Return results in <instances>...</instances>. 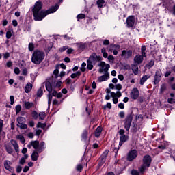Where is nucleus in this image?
I'll return each mask as SVG.
<instances>
[{
    "label": "nucleus",
    "mask_w": 175,
    "mask_h": 175,
    "mask_svg": "<svg viewBox=\"0 0 175 175\" xmlns=\"http://www.w3.org/2000/svg\"><path fill=\"white\" fill-rule=\"evenodd\" d=\"M42 6L43 5L40 1H37L35 3L33 8V16L35 21H42V20H43L46 16H48V14H51V13H55V12L58 10V8H59V5L56 4L55 5L52 6L48 10L43 11L42 10Z\"/></svg>",
    "instance_id": "nucleus-1"
},
{
    "label": "nucleus",
    "mask_w": 175,
    "mask_h": 175,
    "mask_svg": "<svg viewBox=\"0 0 175 175\" xmlns=\"http://www.w3.org/2000/svg\"><path fill=\"white\" fill-rule=\"evenodd\" d=\"M44 52L36 50L32 54L31 62L36 65H39L44 59Z\"/></svg>",
    "instance_id": "nucleus-2"
},
{
    "label": "nucleus",
    "mask_w": 175,
    "mask_h": 175,
    "mask_svg": "<svg viewBox=\"0 0 175 175\" xmlns=\"http://www.w3.org/2000/svg\"><path fill=\"white\" fill-rule=\"evenodd\" d=\"M44 142H40L39 144V141H31L27 145V147L31 149V147L34 148L35 150H37L38 152H42L44 150Z\"/></svg>",
    "instance_id": "nucleus-3"
},
{
    "label": "nucleus",
    "mask_w": 175,
    "mask_h": 175,
    "mask_svg": "<svg viewBox=\"0 0 175 175\" xmlns=\"http://www.w3.org/2000/svg\"><path fill=\"white\" fill-rule=\"evenodd\" d=\"M151 157L150 155H146L143 159V164L139 168L140 173H144L146 167H148L151 165Z\"/></svg>",
    "instance_id": "nucleus-4"
},
{
    "label": "nucleus",
    "mask_w": 175,
    "mask_h": 175,
    "mask_svg": "<svg viewBox=\"0 0 175 175\" xmlns=\"http://www.w3.org/2000/svg\"><path fill=\"white\" fill-rule=\"evenodd\" d=\"M107 94H111V97L113 98L112 100L114 103V105H117V103H118V98H121L122 96V94L120 93V92H117L116 93L114 92H110V89L107 88L105 90Z\"/></svg>",
    "instance_id": "nucleus-5"
},
{
    "label": "nucleus",
    "mask_w": 175,
    "mask_h": 175,
    "mask_svg": "<svg viewBox=\"0 0 175 175\" xmlns=\"http://www.w3.org/2000/svg\"><path fill=\"white\" fill-rule=\"evenodd\" d=\"M98 66L100 68L98 70L99 73H109V69L110 68V64H105V62H101Z\"/></svg>",
    "instance_id": "nucleus-6"
},
{
    "label": "nucleus",
    "mask_w": 175,
    "mask_h": 175,
    "mask_svg": "<svg viewBox=\"0 0 175 175\" xmlns=\"http://www.w3.org/2000/svg\"><path fill=\"white\" fill-rule=\"evenodd\" d=\"M133 120V117H132L131 114L127 115L124 120V129L126 131H129V129H131V125L132 124Z\"/></svg>",
    "instance_id": "nucleus-7"
},
{
    "label": "nucleus",
    "mask_w": 175,
    "mask_h": 175,
    "mask_svg": "<svg viewBox=\"0 0 175 175\" xmlns=\"http://www.w3.org/2000/svg\"><path fill=\"white\" fill-rule=\"evenodd\" d=\"M120 48L121 46L118 44H111L107 47V50L111 53H113V55H117Z\"/></svg>",
    "instance_id": "nucleus-8"
},
{
    "label": "nucleus",
    "mask_w": 175,
    "mask_h": 175,
    "mask_svg": "<svg viewBox=\"0 0 175 175\" xmlns=\"http://www.w3.org/2000/svg\"><path fill=\"white\" fill-rule=\"evenodd\" d=\"M89 61L92 62L94 64H96V62L99 61H102V56H99L96 55V53H93L89 57Z\"/></svg>",
    "instance_id": "nucleus-9"
},
{
    "label": "nucleus",
    "mask_w": 175,
    "mask_h": 175,
    "mask_svg": "<svg viewBox=\"0 0 175 175\" xmlns=\"http://www.w3.org/2000/svg\"><path fill=\"white\" fill-rule=\"evenodd\" d=\"M136 157H137V151H136V150H133L129 152L127 159L129 161H132Z\"/></svg>",
    "instance_id": "nucleus-10"
},
{
    "label": "nucleus",
    "mask_w": 175,
    "mask_h": 175,
    "mask_svg": "<svg viewBox=\"0 0 175 175\" xmlns=\"http://www.w3.org/2000/svg\"><path fill=\"white\" fill-rule=\"evenodd\" d=\"M130 96L131 99H137L139 98V90L137 88H133L130 93Z\"/></svg>",
    "instance_id": "nucleus-11"
},
{
    "label": "nucleus",
    "mask_w": 175,
    "mask_h": 175,
    "mask_svg": "<svg viewBox=\"0 0 175 175\" xmlns=\"http://www.w3.org/2000/svg\"><path fill=\"white\" fill-rule=\"evenodd\" d=\"M107 155H109V150H106L100 157V163L98 164L99 166H102L103 164L106 162V158H107Z\"/></svg>",
    "instance_id": "nucleus-12"
},
{
    "label": "nucleus",
    "mask_w": 175,
    "mask_h": 175,
    "mask_svg": "<svg viewBox=\"0 0 175 175\" xmlns=\"http://www.w3.org/2000/svg\"><path fill=\"white\" fill-rule=\"evenodd\" d=\"M110 79V74L109 72H105L104 75L100 76L98 79V81L99 83H102L103 81H107Z\"/></svg>",
    "instance_id": "nucleus-13"
},
{
    "label": "nucleus",
    "mask_w": 175,
    "mask_h": 175,
    "mask_svg": "<svg viewBox=\"0 0 175 175\" xmlns=\"http://www.w3.org/2000/svg\"><path fill=\"white\" fill-rule=\"evenodd\" d=\"M127 27H133L135 25V16H130L126 19Z\"/></svg>",
    "instance_id": "nucleus-14"
},
{
    "label": "nucleus",
    "mask_w": 175,
    "mask_h": 175,
    "mask_svg": "<svg viewBox=\"0 0 175 175\" xmlns=\"http://www.w3.org/2000/svg\"><path fill=\"white\" fill-rule=\"evenodd\" d=\"M161 79H162V72H161V70H159L156 71L155 73L154 83L157 84V83H159V81H161Z\"/></svg>",
    "instance_id": "nucleus-15"
},
{
    "label": "nucleus",
    "mask_w": 175,
    "mask_h": 175,
    "mask_svg": "<svg viewBox=\"0 0 175 175\" xmlns=\"http://www.w3.org/2000/svg\"><path fill=\"white\" fill-rule=\"evenodd\" d=\"M23 106L26 110H31L32 107H33L34 105L33 103L29 101H24Z\"/></svg>",
    "instance_id": "nucleus-16"
},
{
    "label": "nucleus",
    "mask_w": 175,
    "mask_h": 175,
    "mask_svg": "<svg viewBox=\"0 0 175 175\" xmlns=\"http://www.w3.org/2000/svg\"><path fill=\"white\" fill-rule=\"evenodd\" d=\"M132 51L129 50V51H126V50H123L122 51V57H125V58H130V57H132Z\"/></svg>",
    "instance_id": "nucleus-17"
},
{
    "label": "nucleus",
    "mask_w": 175,
    "mask_h": 175,
    "mask_svg": "<svg viewBox=\"0 0 175 175\" xmlns=\"http://www.w3.org/2000/svg\"><path fill=\"white\" fill-rule=\"evenodd\" d=\"M10 165H12V162H10V161L5 160L4 161V167L9 172H12L13 170V167H12Z\"/></svg>",
    "instance_id": "nucleus-18"
},
{
    "label": "nucleus",
    "mask_w": 175,
    "mask_h": 175,
    "mask_svg": "<svg viewBox=\"0 0 175 175\" xmlns=\"http://www.w3.org/2000/svg\"><path fill=\"white\" fill-rule=\"evenodd\" d=\"M45 87L46 91H48L49 94H51V92H53V85H51V83H50V81L46 82Z\"/></svg>",
    "instance_id": "nucleus-19"
},
{
    "label": "nucleus",
    "mask_w": 175,
    "mask_h": 175,
    "mask_svg": "<svg viewBox=\"0 0 175 175\" xmlns=\"http://www.w3.org/2000/svg\"><path fill=\"white\" fill-rule=\"evenodd\" d=\"M150 77H151V76L148 75H144L142 79H140L139 81V84L141 85H144V83L146 82V80H148V79H150Z\"/></svg>",
    "instance_id": "nucleus-20"
},
{
    "label": "nucleus",
    "mask_w": 175,
    "mask_h": 175,
    "mask_svg": "<svg viewBox=\"0 0 175 175\" xmlns=\"http://www.w3.org/2000/svg\"><path fill=\"white\" fill-rule=\"evenodd\" d=\"M143 55H136L134 58V61L136 64H142L143 62Z\"/></svg>",
    "instance_id": "nucleus-21"
},
{
    "label": "nucleus",
    "mask_w": 175,
    "mask_h": 175,
    "mask_svg": "<svg viewBox=\"0 0 175 175\" xmlns=\"http://www.w3.org/2000/svg\"><path fill=\"white\" fill-rule=\"evenodd\" d=\"M129 137L128 135H122L120 136L119 146H121L123 143H125L126 140H128Z\"/></svg>",
    "instance_id": "nucleus-22"
},
{
    "label": "nucleus",
    "mask_w": 175,
    "mask_h": 175,
    "mask_svg": "<svg viewBox=\"0 0 175 175\" xmlns=\"http://www.w3.org/2000/svg\"><path fill=\"white\" fill-rule=\"evenodd\" d=\"M32 87H33V85L29 82L26 84V86L25 87V92L26 94L30 92V91L32 90Z\"/></svg>",
    "instance_id": "nucleus-23"
},
{
    "label": "nucleus",
    "mask_w": 175,
    "mask_h": 175,
    "mask_svg": "<svg viewBox=\"0 0 175 175\" xmlns=\"http://www.w3.org/2000/svg\"><path fill=\"white\" fill-rule=\"evenodd\" d=\"M10 143H11V144H12V146H13V147H14V150H15V151L16 152H18V144H17V141H16V140H14V139H12L11 141H10Z\"/></svg>",
    "instance_id": "nucleus-24"
},
{
    "label": "nucleus",
    "mask_w": 175,
    "mask_h": 175,
    "mask_svg": "<svg viewBox=\"0 0 175 175\" xmlns=\"http://www.w3.org/2000/svg\"><path fill=\"white\" fill-rule=\"evenodd\" d=\"M39 158V153L36 151H33L31 154V159L32 161H38V159Z\"/></svg>",
    "instance_id": "nucleus-25"
},
{
    "label": "nucleus",
    "mask_w": 175,
    "mask_h": 175,
    "mask_svg": "<svg viewBox=\"0 0 175 175\" xmlns=\"http://www.w3.org/2000/svg\"><path fill=\"white\" fill-rule=\"evenodd\" d=\"M132 70L134 75H138L139 73V67L136 64L132 65Z\"/></svg>",
    "instance_id": "nucleus-26"
},
{
    "label": "nucleus",
    "mask_w": 175,
    "mask_h": 175,
    "mask_svg": "<svg viewBox=\"0 0 175 175\" xmlns=\"http://www.w3.org/2000/svg\"><path fill=\"white\" fill-rule=\"evenodd\" d=\"M101 133H102V127L100 126L97 127L95 131L96 137H99Z\"/></svg>",
    "instance_id": "nucleus-27"
},
{
    "label": "nucleus",
    "mask_w": 175,
    "mask_h": 175,
    "mask_svg": "<svg viewBox=\"0 0 175 175\" xmlns=\"http://www.w3.org/2000/svg\"><path fill=\"white\" fill-rule=\"evenodd\" d=\"M87 68L88 69H89V70H92V68H94V65H92V62H91L90 60H88L87 61Z\"/></svg>",
    "instance_id": "nucleus-28"
},
{
    "label": "nucleus",
    "mask_w": 175,
    "mask_h": 175,
    "mask_svg": "<svg viewBox=\"0 0 175 175\" xmlns=\"http://www.w3.org/2000/svg\"><path fill=\"white\" fill-rule=\"evenodd\" d=\"M98 8H103L105 5V0H97Z\"/></svg>",
    "instance_id": "nucleus-29"
},
{
    "label": "nucleus",
    "mask_w": 175,
    "mask_h": 175,
    "mask_svg": "<svg viewBox=\"0 0 175 175\" xmlns=\"http://www.w3.org/2000/svg\"><path fill=\"white\" fill-rule=\"evenodd\" d=\"M17 122L18 124H23V122H25V118L19 116L17 118Z\"/></svg>",
    "instance_id": "nucleus-30"
},
{
    "label": "nucleus",
    "mask_w": 175,
    "mask_h": 175,
    "mask_svg": "<svg viewBox=\"0 0 175 175\" xmlns=\"http://www.w3.org/2000/svg\"><path fill=\"white\" fill-rule=\"evenodd\" d=\"M77 46L79 49V50H84L85 47H87V44L83 43H79L77 44Z\"/></svg>",
    "instance_id": "nucleus-31"
},
{
    "label": "nucleus",
    "mask_w": 175,
    "mask_h": 175,
    "mask_svg": "<svg viewBox=\"0 0 175 175\" xmlns=\"http://www.w3.org/2000/svg\"><path fill=\"white\" fill-rule=\"evenodd\" d=\"M46 124L45 123H42L40 122H38L37 124L36 127L37 128H42V129H44L46 128Z\"/></svg>",
    "instance_id": "nucleus-32"
},
{
    "label": "nucleus",
    "mask_w": 175,
    "mask_h": 175,
    "mask_svg": "<svg viewBox=\"0 0 175 175\" xmlns=\"http://www.w3.org/2000/svg\"><path fill=\"white\" fill-rule=\"evenodd\" d=\"M17 126L21 129H27L28 128V126L24 123L17 124Z\"/></svg>",
    "instance_id": "nucleus-33"
},
{
    "label": "nucleus",
    "mask_w": 175,
    "mask_h": 175,
    "mask_svg": "<svg viewBox=\"0 0 175 175\" xmlns=\"http://www.w3.org/2000/svg\"><path fill=\"white\" fill-rule=\"evenodd\" d=\"M16 138L18 139V140H20L21 143H22L23 144L25 143V138H24V136L18 135Z\"/></svg>",
    "instance_id": "nucleus-34"
},
{
    "label": "nucleus",
    "mask_w": 175,
    "mask_h": 175,
    "mask_svg": "<svg viewBox=\"0 0 175 175\" xmlns=\"http://www.w3.org/2000/svg\"><path fill=\"white\" fill-rule=\"evenodd\" d=\"M81 75L80 71L77 72L76 73H72L71 75V79H76V77H79Z\"/></svg>",
    "instance_id": "nucleus-35"
},
{
    "label": "nucleus",
    "mask_w": 175,
    "mask_h": 175,
    "mask_svg": "<svg viewBox=\"0 0 175 175\" xmlns=\"http://www.w3.org/2000/svg\"><path fill=\"white\" fill-rule=\"evenodd\" d=\"M146 50H147V48H146V46H142L141 48L142 57H146Z\"/></svg>",
    "instance_id": "nucleus-36"
},
{
    "label": "nucleus",
    "mask_w": 175,
    "mask_h": 175,
    "mask_svg": "<svg viewBox=\"0 0 175 175\" xmlns=\"http://www.w3.org/2000/svg\"><path fill=\"white\" fill-rule=\"evenodd\" d=\"M6 151L8 154H12L13 152V148L10 146H5Z\"/></svg>",
    "instance_id": "nucleus-37"
},
{
    "label": "nucleus",
    "mask_w": 175,
    "mask_h": 175,
    "mask_svg": "<svg viewBox=\"0 0 175 175\" xmlns=\"http://www.w3.org/2000/svg\"><path fill=\"white\" fill-rule=\"evenodd\" d=\"M87 136H88V131L85 130L82 134V139H83V140H86Z\"/></svg>",
    "instance_id": "nucleus-38"
},
{
    "label": "nucleus",
    "mask_w": 175,
    "mask_h": 175,
    "mask_svg": "<svg viewBox=\"0 0 175 175\" xmlns=\"http://www.w3.org/2000/svg\"><path fill=\"white\" fill-rule=\"evenodd\" d=\"M77 18L79 20H83V18H85V14H79L77 15Z\"/></svg>",
    "instance_id": "nucleus-39"
},
{
    "label": "nucleus",
    "mask_w": 175,
    "mask_h": 175,
    "mask_svg": "<svg viewBox=\"0 0 175 175\" xmlns=\"http://www.w3.org/2000/svg\"><path fill=\"white\" fill-rule=\"evenodd\" d=\"M51 100H53V96L51 95V93H49L48 94V105L50 106V104L51 103Z\"/></svg>",
    "instance_id": "nucleus-40"
},
{
    "label": "nucleus",
    "mask_w": 175,
    "mask_h": 175,
    "mask_svg": "<svg viewBox=\"0 0 175 175\" xmlns=\"http://www.w3.org/2000/svg\"><path fill=\"white\" fill-rule=\"evenodd\" d=\"M28 49L29 51H33L35 50V45L33 43H29Z\"/></svg>",
    "instance_id": "nucleus-41"
},
{
    "label": "nucleus",
    "mask_w": 175,
    "mask_h": 175,
    "mask_svg": "<svg viewBox=\"0 0 175 175\" xmlns=\"http://www.w3.org/2000/svg\"><path fill=\"white\" fill-rule=\"evenodd\" d=\"M39 118L40 120H44L46 118V113L45 112H40L39 113Z\"/></svg>",
    "instance_id": "nucleus-42"
},
{
    "label": "nucleus",
    "mask_w": 175,
    "mask_h": 175,
    "mask_svg": "<svg viewBox=\"0 0 175 175\" xmlns=\"http://www.w3.org/2000/svg\"><path fill=\"white\" fill-rule=\"evenodd\" d=\"M155 64V62L153 60H151L147 65L146 67L148 68L149 69L150 68H152V66H154V64Z\"/></svg>",
    "instance_id": "nucleus-43"
},
{
    "label": "nucleus",
    "mask_w": 175,
    "mask_h": 175,
    "mask_svg": "<svg viewBox=\"0 0 175 175\" xmlns=\"http://www.w3.org/2000/svg\"><path fill=\"white\" fill-rule=\"evenodd\" d=\"M43 95V89L40 88L37 92V96L40 98Z\"/></svg>",
    "instance_id": "nucleus-44"
},
{
    "label": "nucleus",
    "mask_w": 175,
    "mask_h": 175,
    "mask_svg": "<svg viewBox=\"0 0 175 175\" xmlns=\"http://www.w3.org/2000/svg\"><path fill=\"white\" fill-rule=\"evenodd\" d=\"M31 116H32L33 118H34L35 120H36L38 118V117H39V114H38V112H36V111H33L31 113Z\"/></svg>",
    "instance_id": "nucleus-45"
},
{
    "label": "nucleus",
    "mask_w": 175,
    "mask_h": 175,
    "mask_svg": "<svg viewBox=\"0 0 175 175\" xmlns=\"http://www.w3.org/2000/svg\"><path fill=\"white\" fill-rule=\"evenodd\" d=\"M12 32H13L12 30L8 31L6 32V38H7V39H10V38H12Z\"/></svg>",
    "instance_id": "nucleus-46"
},
{
    "label": "nucleus",
    "mask_w": 175,
    "mask_h": 175,
    "mask_svg": "<svg viewBox=\"0 0 175 175\" xmlns=\"http://www.w3.org/2000/svg\"><path fill=\"white\" fill-rule=\"evenodd\" d=\"M85 66H87V64L85 62L82 63L81 67L80 68L81 72H85Z\"/></svg>",
    "instance_id": "nucleus-47"
},
{
    "label": "nucleus",
    "mask_w": 175,
    "mask_h": 175,
    "mask_svg": "<svg viewBox=\"0 0 175 175\" xmlns=\"http://www.w3.org/2000/svg\"><path fill=\"white\" fill-rule=\"evenodd\" d=\"M108 60L109 61L110 64L114 63V57L113 55L108 56Z\"/></svg>",
    "instance_id": "nucleus-48"
},
{
    "label": "nucleus",
    "mask_w": 175,
    "mask_h": 175,
    "mask_svg": "<svg viewBox=\"0 0 175 175\" xmlns=\"http://www.w3.org/2000/svg\"><path fill=\"white\" fill-rule=\"evenodd\" d=\"M115 88H116V90H118V91H121V90H122V85L120 83L116 84L115 85Z\"/></svg>",
    "instance_id": "nucleus-49"
},
{
    "label": "nucleus",
    "mask_w": 175,
    "mask_h": 175,
    "mask_svg": "<svg viewBox=\"0 0 175 175\" xmlns=\"http://www.w3.org/2000/svg\"><path fill=\"white\" fill-rule=\"evenodd\" d=\"M15 109H16V114H18V113L21 111V105H16Z\"/></svg>",
    "instance_id": "nucleus-50"
},
{
    "label": "nucleus",
    "mask_w": 175,
    "mask_h": 175,
    "mask_svg": "<svg viewBox=\"0 0 175 175\" xmlns=\"http://www.w3.org/2000/svg\"><path fill=\"white\" fill-rule=\"evenodd\" d=\"M167 102H168V103L173 105V103H175V98H170L167 99Z\"/></svg>",
    "instance_id": "nucleus-51"
},
{
    "label": "nucleus",
    "mask_w": 175,
    "mask_h": 175,
    "mask_svg": "<svg viewBox=\"0 0 175 175\" xmlns=\"http://www.w3.org/2000/svg\"><path fill=\"white\" fill-rule=\"evenodd\" d=\"M68 46H65L60 48L59 51H60V53H64V51H65V50H68Z\"/></svg>",
    "instance_id": "nucleus-52"
},
{
    "label": "nucleus",
    "mask_w": 175,
    "mask_h": 175,
    "mask_svg": "<svg viewBox=\"0 0 175 175\" xmlns=\"http://www.w3.org/2000/svg\"><path fill=\"white\" fill-rule=\"evenodd\" d=\"M103 44L104 46H109L110 44V41L109 40H104Z\"/></svg>",
    "instance_id": "nucleus-53"
},
{
    "label": "nucleus",
    "mask_w": 175,
    "mask_h": 175,
    "mask_svg": "<svg viewBox=\"0 0 175 175\" xmlns=\"http://www.w3.org/2000/svg\"><path fill=\"white\" fill-rule=\"evenodd\" d=\"M165 90H166V85L163 84L161 87L160 92H163V91H165Z\"/></svg>",
    "instance_id": "nucleus-54"
},
{
    "label": "nucleus",
    "mask_w": 175,
    "mask_h": 175,
    "mask_svg": "<svg viewBox=\"0 0 175 175\" xmlns=\"http://www.w3.org/2000/svg\"><path fill=\"white\" fill-rule=\"evenodd\" d=\"M9 57H10V53H9L8 52H6L3 54L4 59H8V58H9Z\"/></svg>",
    "instance_id": "nucleus-55"
},
{
    "label": "nucleus",
    "mask_w": 175,
    "mask_h": 175,
    "mask_svg": "<svg viewBox=\"0 0 175 175\" xmlns=\"http://www.w3.org/2000/svg\"><path fill=\"white\" fill-rule=\"evenodd\" d=\"M53 106H58V105H60V103H59L58 100L55 99L53 101Z\"/></svg>",
    "instance_id": "nucleus-56"
},
{
    "label": "nucleus",
    "mask_w": 175,
    "mask_h": 175,
    "mask_svg": "<svg viewBox=\"0 0 175 175\" xmlns=\"http://www.w3.org/2000/svg\"><path fill=\"white\" fill-rule=\"evenodd\" d=\"M14 72L15 75H20V68L18 67L15 68Z\"/></svg>",
    "instance_id": "nucleus-57"
},
{
    "label": "nucleus",
    "mask_w": 175,
    "mask_h": 175,
    "mask_svg": "<svg viewBox=\"0 0 175 175\" xmlns=\"http://www.w3.org/2000/svg\"><path fill=\"white\" fill-rule=\"evenodd\" d=\"M21 170H23V167L20 166V165L17 166V167H16L17 173H21Z\"/></svg>",
    "instance_id": "nucleus-58"
},
{
    "label": "nucleus",
    "mask_w": 175,
    "mask_h": 175,
    "mask_svg": "<svg viewBox=\"0 0 175 175\" xmlns=\"http://www.w3.org/2000/svg\"><path fill=\"white\" fill-rule=\"evenodd\" d=\"M131 174H132V175H139V172H137V170H133L131 171Z\"/></svg>",
    "instance_id": "nucleus-59"
},
{
    "label": "nucleus",
    "mask_w": 175,
    "mask_h": 175,
    "mask_svg": "<svg viewBox=\"0 0 175 175\" xmlns=\"http://www.w3.org/2000/svg\"><path fill=\"white\" fill-rule=\"evenodd\" d=\"M10 102H11L10 105H13L14 103V96H10Z\"/></svg>",
    "instance_id": "nucleus-60"
},
{
    "label": "nucleus",
    "mask_w": 175,
    "mask_h": 175,
    "mask_svg": "<svg viewBox=\"0 0 175 175\" xmlns=\"http://www.w3.org/2000/svg\"><path fill=\"white\" fill-rule=\"evenodd\" d=\"M83 169V165L81 164H79L77 166V170L79 172H81V170Z\"/></svg>",
    "instance_id": "nucleus-61"
},
{
    "label": "nucleus",
    "mask_w": 175,
    "mask_h": 175,
    "mask_svg": "<svg viewBox=\"0 0 175 175\" xmlns=\"http://www.w3.org/2000/svg\"><path fill=\"white\" fill-rule=\"evenodd\" d=\"M6 65H7L8 68H11V66H12V65H13V63L12 62V61H8L7 62Z\"/></svg>",
    "instance_id": "nucleus-62"
},
{
    "label": "nucleus",
    "mask_w": 175,
    "mask_h": 175,
    "mask_svg": "<svg viewBox=\"0 0 175 175\" xmlns=\"http://www.w3.org/2000/svg\"><path fill=\"white\" fill-rule=\"evenodd\" d=\"M19 163L21 165H24L25 163V159L24 157L21 158Z\"/></svg>",
    "instance_id": "nucleus-63"
},
{
    "label": "nucleus",
    "mask_w": 175,
    "mask_h": 175,
    "mask_svg": "<svg viewBox=\"0 0 175 175\" xmlns=\"http://www.w3.org/2000/svg\"><path fill=\"white\" fill-rule=\"evenodd\" d=\"M118 107H119V109H124V103H119Z\"/></svg>",
    "instance_id": "nucleus-64"
}]
</instances>
